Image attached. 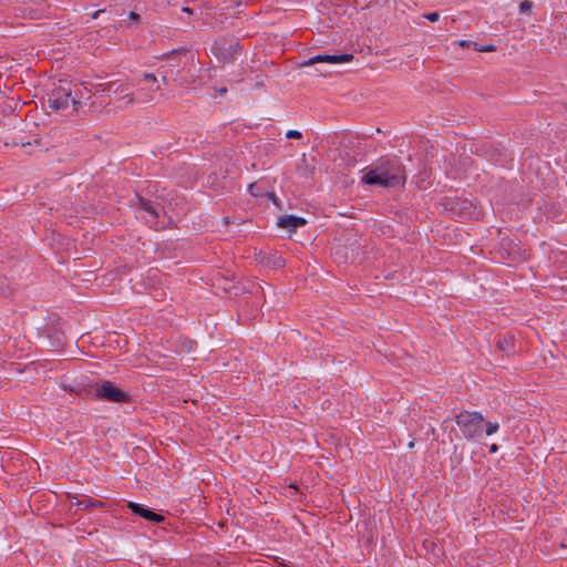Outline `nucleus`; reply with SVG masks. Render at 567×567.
I'll list each match as a JSON object with an SVG mask.
<instances>
[{
    "instance_id": "nucleus-5",
    "label": "nucleus",
    "mask_w": 567,
    "mask_h": 567,
    "mask_svg": "<svg viewBox=\"0 0 567 567\" xmlns=\"http://www.w3.org/2000/svg\"><path fill=\"white\" fill-rule=\"evenodd\" d=\"M183 53L185 54L183 50H173L159 56L167 62L161 65L158 69H162V71H167L168 75L172 76V80L174 82H178L179 86H184L186 83L179 79L181 69L186 64V62L182 59Z\"/></svg>"
},
{
    "instance_id": "nucleus-22",
    "label": "nucleus",
    "mask_w": 567,
    "mask_h": 567,
    "mask_svg": "<svg viewBox=\"0 0 567 567\" xmlns=\"http://www.w3.org/2000/svg\"><path fill=\"white\" fill-rule=\"evenodd\" d=\"M425 18L431 22H435L440 19V14L437 12H430L425 16Z\"/></svg>"
},
{
    "instance_id": "nucleus-19",
    "label": "nucleus",
    "mask_w": 567,
    "mask_h": 567,
    "mask_svg": "<svg viewBox=\"0 0 567 567\" xmlns=\"http://www.w3.org/2000/svg\"><path fill=\"white\" fill-rule=\"evenodd\" d=\"M286 137L287 138H291V140H299L302 137V134L301 132L299 131H296V130H289L287 133H286Z\"/></svg>"
},
{
    "instance_id": "nucleus-26",
    "label": "nucleus",
    "mask_w": 567,
    "mask_h": 567,
    "mask_svg": "<svg viewBox=\"0 0 567 567\" xmlns=\"http://www.w3.org/2000/svg\"><path fill=\"white\" fill-rule=\"evenodd\" d=\"M516 254H517L516 251H515V252H512L511 250H508V251H507V256H508V258H511V259H513V260L517 258V257H516Z\"/></svg>"
},
{
    "instance_id": "nucleus-31",
    "label": "nucleus",
    "mask_w": 567,
    "mask_h": 567,
    "mask_svg": "<svg viewBox=\"0 0 567 567\" xmlns=\"http://www.w3.org/2000/svg\"><path fill=\"white\" fill-rule=\"evenodd\" d=\"M276 265L282 266L284 265V260H281V259L277 260Z\"/></svg>"
},
{
    "instance_id": "nucleus-17",
    "label": "nucleus",
    "mask_w": 567,
    "mask_h": 567,
    "mask_svg": "<svg viewBox=\"0 0 567 567\" xmlns=\"http://www.w3.org/2000/svg\"><path fill=\"white\" fill-rule=\"evenodd\" d=\"M115 92H121V93H123V94H124V97H128V100H127V104H133V103H135V99H134V97H132L128 93H126V90H125L124 85H118V86L116 87Z\"/></svg>"
},
{
    "instance_id": "nucleus-23",
    "label": "nucleus",
    "mask_w": 567,
    "mask_h": 567,
    "mask_svg": "<svg viewBox=\"0 0 567 567\" xmlns=\"http://www.w3.org/2000/svg\"><path fill=\"white\" fill-rule=\"evenodd\" d=\"M498 451V445L493 443L491 446H489V453H496Z\"/></svg>"
},
{
    "instance_id": "nucleus-28",
    "label": "nucleus",
    "mask_w": 567,
    "mask_h": 567,
    "mask_svg": "<svg viewBox=\"0 0 567 567\" xmlns=\"http://www.w3.org/2000/svg\"><path fill=\"white\" fill-rule=\"evenodd\" d=\"M460 45H462V47H468V45H470V42H468V41L463 40V41H461V42H460Z\"/></svg>"
},
{
    "instance_id": "nucleus-2",
    "label": "nucleus",
    "mask_w": 567,
    "mask_h": 567,
    "mask_svg": "<svg viewBox=\"0 0 567 567\" xmlns=\"http://www.w3.org/2000/svg\"><path fill=\"white\" fill-rule=\"evenodd\" d=\"M463 437L472 441L482 436L484 417L480 412L463 411L455 415Z\"/></svg>"
},
{
    "instance_id": "nucleus-12",
    "label": "nucleus",
    "mask_w": 567,
    "mask_h": 567,
    "mask_svg": "<svg viewBox=\"0 0 567 567\" xmlns=\"http://www.w3.org/2000/svg\"><path fill=\"white\" fill-rule=\"evenodd\" d=\"M514 342H515L514 336H512L511 333H506V334L499 336L497 338L496 346L502 352H505L506 354H511L515 350Z\"/></svg>"
},
{
    "instance_id": "nucleus-32",
    "label": "nucleus",
    "mask_w": 567,
    "mask_h": 567,
    "mask_svg": "<svg viewBox=\"0 0 567 567\" xmlns=\"http://www.w3.org/2000/svg\"><path fill=\"white\" fill-rule=\"evenodd\" d=\"M226 91H227L226 87H223V89L219 90V93L224 94V93H226Z\"/></svg>"
},
{
    "instance_id": "nucleus-20",
    "label": "nucleus",
    "mask_w": 567,
    "mask_h": 567,
    "mask_svg": "<svg viewBox=\"0 0 567 567\" xmlns=\"http://www.w3.org/2000/svg\"><path fill=\"white\" fill-rule=\"evenodd\" d=\"M228 50L231 54H237L238 52L241 51V47L238 42H234V43L229 44Z\"/></svg>"
},
{
    "instance_id": "nucleus-3",
    "label": "nucleus",
    "mask_w": 567,
    "mask_h": 567,
    "mask_svg": "<svg viewBox=\"0 0 567 567\" xmlns=\"http://www.w3.org/2000/svg\"><path fill=\"white\" fill-rule=\"evenodd\" d=\"M70 104L73 106V111L79 110L81 101L72 97L71 90L63 86L55 87L48 96V105L54 111H64Z\"/></svg>"
},
{
    "instance_id": "nucleus-15",
    "label": "nucleus",
    "mask_w": 567,
    "mask_h": 567,
    "mask_svg": "<svg viewBox=\"0 0 567 567\" xmlns=\"http://www.w3.org/2000/svg\"><path fill=\"white\" fill-rule=\"evenodd\" d=\"M157 74L159 75L163 85H168V83L173 81L172 76L168 75L167 71H162V69H157Z\"/></svg>"
},
{
    "instance_id": "nucleus-1",
    "label": "nucleus",
    "mask_w": 567,
    "mask_h": 567,
    "mask_svg": "<svg viewBox=\"0 0 567 567\" xmlns=\"http://www.w3.org/2000/svg\"><path fill=\"white\" fill-rule=\"evenodd\" d=\"M367 185L395 187L406 181L404 165L396 156L381 157L361 178Z\"/></svg>"
},
{
    "instance_id": "nucleus-13",
    "label": "nucleus",
    "mask_w": 567,
    "mask_h": 567,
    "mask_svg": "<svg viewBox=\"0 0 567 567\" xmlns=\"http://www.w3.org/2000/svg\"><path fill=\"white\" fill-rule=\"evenodd\" d=\"M297 172H298L299 176L305 179H309L313 175L315 166L308 162L305 154L302 155L300 163L297 166Z\"/></svg>"
},
{
    "instance_id": "nucleus-29",
    "label": "nucleus",
    "mask_w": 567,
    "mask_h": 567,
    "mask_svg": "<svg viewBox=\"0 0 567 567\" xmlns=\"http://www.w3.org/2000/svg\"><path fill=\"white\" fill-rule=\"evenodd\" d=\"M449 423H450V421H449V420H445V421L443 422V427H444V429H446Z\"/></svg>"
},
{
    "instance_id": "nucleus-30",
    "label": "nucleus",
    "mask_w": 567,
    "mask_h": 567,
    "mask_svg": "<svg viewBox=\"0 0 567 567\" xmlns=\"http://www.w3.org/2000/svg\"><path fill=\"white\" fill-rule=\"evenodd\" d=\"M101 12H102L101 10H99V11L94 12V13H93V18H97V16H99Z\"/></svg>"
},
{
    "instance_id": "nucleus-9",
    "label": "nucleus",
    "mask_w": 567,
    "mask_h": 567,
    "mask_svg": "<svg viewBox=\"0 0 567 567\" xmlns=\"http://www.w3.org/2000/svg\"><path fill=\"white\" fill-rule=\"evenodd\" d=\"M127 507L135 514V515H138L143 518H145L146 520H150V522H154V523H161L163 522L165 518L163 515L161 514H157L155 512H153L152 509L138 504V503H134V502H130L127 504Z\"/></svg>"
},
{
    "instance_id": "nucleus-24",
    "label": "nucleus",
    "mask_w": 567,
    "mask_h": 567,
    "mask_svg": "<svg viewBox=\"0 0 567 567\" xmlns=\"http://www.w3.org/2000/svg\"><path fill=\"white\" fill-rule=\"evenodd\" d=\"M130 18L133 20V21H138L140 20V14L135 13V12H131L130 13Z\"/></svg>"
},
{
    "instance_id": "nucleus-34",
    "label": "nucleus",
    "mask_w": 567,
    "mask_h": 567,
    "mask_svg": "<svg viewBox=\"0 0 567 567\" xmlns=\"http://www.w3.org/2000/svg\"><path fill=\"white\" fill-rule=\"evenodd\" d=\"M514 243L512 240L507 241V246L511 247Z\"/></svg>"
},
{
    "instance_id": "nucleus-7",
    "label": "nucleus",
    "mask_w": 567,
    "mask_h": 567,
    "mask_svg": "<svg viewBox=\"0 0 567 567\" xmlns=\"http://www.w3.org/2000/svg\"><path fill=\"white\" fill-rule=\"evenodd\" d=\"M452 214L460 218L472 219L477 218L476 207L474 204L465 198H456L450 207Z\"/></svg>"
},
{
    "instance_id": "nucleus-18",
    "label": "nucleus",
    "mask_w": 567,
    "mask_h": 567,
    "mask_svg": "<svg viewBox=\"0 0 567 567\" xmlns=\"http://www.w3.org/2000/svg\"><path fill=\"white\" fill-rule=\"evenodd\" d=\"M142 80L146 81V82H152V83L158 82V78L155 73H144L142 76Z\"/></svg>"
},
{
    "instance_id": "nucleus-21",
    "label": "nucleus",
    "mask_w": 567,
    "mask_h": 567,
    "mask_svg": "<svg viewBox=\"0 0 567 567\" xmlns=\"http://www.w3.org/2000/svg\"><path fill=\"white\" fill-rule=\"evenodd\" d=\"M475 45V50L478 51V52H492V51H495V48L493 45H485V47H481V48H477V44L474 43Z\"/></svg>"
},
{
    "instance_id": "nucleus-14",
    "label": "nucleus",
    "mask_w": 567,
    "mask_h": 567,
    "mask_svg": "<svg viewBox=\"0 0 567 567\" xmlns=\"http://www.w3.org/2000/svg\"><path fill=\"white\" fill-rule=\"evenodd\" d=\"M532 8H533V2L529 1V0H524L523 2H520L519 4V12L522 14H529L530 11H532Z\"/></svg>"
},
{
    "instance_id": "nucleus-4",
    "label": "nucleus",
    "mask_w": 567,
    "mask_h": 567,
    "mask_svg": "<svg viewBox=\"0 0 567 567\" xmlns=\"http://www.w3.org/2000/svg\"><path fill=\"white\" fill-rule=\"evenodd\" d=\"M94 395L104 401L123 403L130 402L131 398L120 388H116L111 381L103 380L94 385Z\"/></svg>"
},
{
    "instance_id": "nucleus-11",
    "label": "nucleus",
    "mask_w": 567,
    "mask_h": 567,
    "mask_svg": "<svg viewBox=\"0 0 567 567\" xmlns=\"http://www.w3.org/2000/svg\"><path fill=\"white\" fill-rule=\"evenodd\" d=\"M70 502L72 505L78 506L79 508L90 509V508H102L105 506V503L102 501L94 499L92 497H84L83 499H78L74 495H69Z\"/></svg>"
},
{
    "instance_id": "nucleus-6",
    "label": "nucleus",
    "mask_w": 567,
    "mask_h": 567,
    "mask_svg": "<svg viewBox=\"0 0 567 567\" xmlns=\"http://www.w3.org/2000/svg\"><path fill=\"white\" fill-rule=\"evenodd\" d=\"M136 205L145 213L142 215V218L151 226H155L159 216L164 214V208L159 203L144 198L140 195H136Z\"/></svg>"
},
{
    "instance_id": "nucleus-8",
    "label": "nucleus",
    "mask_w": 567,
    "mask_h": 567,
    "mask_svg": "<svg viewBox=\"0 0 567 567\" xmlns=\"http://www.w3.org/2000/svg\"><path fill=\"white\" fill-rule=\"evenodd\" d=\"M353 59L352 54L342 53V54H318L316 56L310 58L309 60L302 63L303 66H310L317 63H346L350 62Z\"/></svg>"
},
{
    "instance_id": "nucleus-10",
    "label": "nucleus",
    "mask_w": 567,
    "mask_h": 567,
    "mask_svg": "<svg viewBox=\"0 0 567 567\" xmlns=\"http://www.w3.org/2000/svg\"><path fill=\"white\" fill-rule=\"evenodd\" d=\"M307 220L302 217L295 215H285L278 218L277 226L280 228L288 229L289 231H296L298 228L303 227Z\"/></svg>"
},
{
    "instance_id": "nucleus-25",
    "label": "nucleus",
    "mask_w": 567,
    "mask_h": 567,
    "mask_svg": "<svg viewBox=\"0 0 567 567\" xmlns=\"http://www.w3.org/2000/svg\"><path fill=\"white\" fill-rule=\"evenodd\" d=\"M112 85H113V83L99 84V85H96V90H105V86L111 87Z\"/></svg>"
},
{
    "instance_id": "nucleus-27",
    "label": "nucleus",
    "mask_w": 567,
    "mask_h": 567,
    "mask_svg": "<svg viewBox=\"0 0 567 567\" xmlns=\"http://www.w3.org/2000/svg\"><path fill=\"white\" fill-rule=\"evenodd\" d=\"M182 11H183V12H186V13H188V14H192V13H193V10H192L190 8H188V7H184V8L182 9Z\"/></svg>"
},
{
    "instance_id": "nucleus-33",
    "label": "nucleus",
    "mask_w": 567,
    "mask_h": 567,
    "mask_svg": "<svg viewBox=\"0 0 567 567\" xmlns=\"http://www.w3.org/2000/svg\"><path fill=\"white\" fill-rule=\"evenodd\" d=\"M327 73H328L327 71H319L320 75H326Z\"/></svg>"
},
{
    "instance_id": "nucleus-16",
    "label": "nucleus",
    "mask_w": 567,
    "mask_h": 567,
    "mask_svg": "<svg viewBox=\"0 0 567 567\" xmlns=\"http://www.w3.org/2000/svg\"><path fill=\"white\" fill-rule=\"evenodd\" d=\"M499 429V424L496 423V422H488L486 423V427H485V433L486 435H492L494 433H496Z\"/></svg>"
}]
</instances>
